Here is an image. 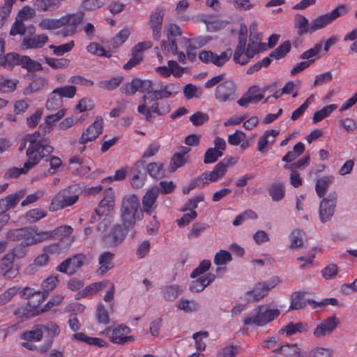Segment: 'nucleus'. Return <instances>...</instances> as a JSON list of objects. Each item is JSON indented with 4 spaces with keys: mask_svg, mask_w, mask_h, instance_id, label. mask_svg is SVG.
Listing matches in <instances>:
<instances>
[{
    "mask_svg": "<svg viewBox=\"0 0 357 357\" xmlns=\"http://www.w3.org/2000/svg\"><path fill=\"white\" fill-rule=\"evenodd\" d=\"M96 315L98 323L104 324L109 323L108 312L103 304L100 303L98 305Z\"/></svg>",
    "mask_w": 357,
    "mask_h": 357,
    "instance_id": "54",
    "label": "nucleus"
},
{
    "mask_svg": "<svg viewBox=\"0 0 357 357\" xmlns=\"http://www.w3.org/2000/svg\"><path fill=\"white\" fill-rule=\"evenodd\" d=\"M47 213L40 208H33L26 212L25 217L30 223H34L45 217Z\"/></svg>",
    "mask_w": 357,
    "mask_h": 357,
    "instance_id": "48",
    "label": "nucleus"
},
{
    "mask_svg": "<svg viewBox=\"0 0 357 357\" xmlns=\"http://www.w3.org/2000/svg\"><path fill=\"white\" fill-rule=\"evenodd\" d=\"M63 99L56 93L50 95L46 102V107L48 110H58V112H66L67 109L62 107Z\"/></svg>",
    "mask_w": 357,
    "mask_h": 357,
    "instance_id": "34",
    "label": "nucleus"
},
{
    "mask_svg": "<svg viewBox=\"0 0 357 357\" xmlns=\"http://www.w3.org/2000/svg\"><path fill=\"white\" fill-rule=\"evenodd\" d=\"M26 153L28 156V160L24 165H28L29 171L39 162L42 158L39 156V151H35L32 147H28Z\"/></svg>",
    "mask_w": 357,
    "mask_h": 357,
    "instance_id": "45",
    "label": "nucleus"
},
{
    "mask_svg": "<svg viewBox=\"0 0 357 357\" xmlns=\"http://www.w3.org/2000/svg\"><path fill=\"white\" fill-rule=\"evenodd\" d=\"M256 314L244 319L243 323L246 326L255 324L257 326H264L274 320L280 315L278 309H266L264 305L259 306L255 310Z\"/></svg>",
    "mask_w": 357,
    "mask_h": 357,
    "instance_id": "9",
    "label": "nucleus"
},
{
    "mask_svg": "<svg viewBox=\"0 0 357 357\" xmlns=\"http://www.w3.org/2000/svg\"><path fill=\"white\" fill-rule=\"evenodd\" d=\"M16 0H5L3 6H0V26H2L4 21L9 16L13 5Z\"/></svg>",
    "mask_w": 357,
    "mask_h": 357,
    "instance_id": "49",
    "label": "nucleus"
},
{
    "mask_svg": "<svg viewBox=\"0 0 357 357\" xmlns=\"http://www.w3.org/2000/svg\"><path fill=\"white\" fill-rule=\"evenodd\" d=\"M28 165H24L23 167H12L10 168L4 174L3 178L5 179L16 178H18L21 174H25L29 172Z\"/></svg>",
    "mask_w": 357,
    "mask_h": 357,
    "instance_id": "47",
    "label": "nucleus"
},
{
    "mask_svg": "<svg viewBox=\"0 0 357 357\" xmlns=\"http://www.w3.org/2000/svg\"><path fill=\"white\" fill-rule=\"evenodd\" d=\"M185 162L184 157L175 153L170 161V172H175L178 167L183 166L185 164Z\"/></svg>",
    "mask_w": 357,
    "mask_h": 357,
    "instance_id": "62",
    "label": "nucleus"
},
{
    "mask_svg": "<svg viewBox=\"0 0 357 357\" xmlns=\"http://www.w3.org/2000/svg\"><path fill=\"white\" fill-rule=\"evenodd\" d=\"M338 324L335 316H332L324 320L321 324L318 325L314 331V335L317 337H322L330 334Z\"/></svg>",
    "mask_w": 357,
    "mask_h": 357,
    "instance_id": "25",
    "label": "nucleus"
},
{
    "mask_svg": "<svg viewBox=\"0 0 357 357\" xmlns=\"http://www.w3.org/2000/svg\"><path fill=\"white\" fill-rule=\"evenodd\" d=\"M294 26L297 31V35L298 36H301L307 33H312L309 21L304 15L300 14L296 15L294 17Z\"/></svg>",
    "mask_w": 357,
    "mask_h": 357,
    "instance_id": "27",
    "label": "nucleus"
},
{
    "mask_svg": "<svg viewBox=\"0 0 357 357\" xmlns=\"http://www.w3.org/2000/svg\"><path fill=\"white\" fill-rule=\"evenodd\" d=\"M236 85L234 81L228 79L217 86L215 92V97L219 102H225L234 100L236 95Z\"/></svg>",
    "mask_w": 357,
    "mask_h": 357,
    "instance_id": "16",
    "label": "nucleus"
},
{
    "mask_svg": "<svg viewBox=\"0 0 357 357\" xmlns=\"http://www.w3.org/2000/svg\"><path fill=\"white\" fill-rule=\"evenodd\" d=\"M291 43L289 40L284 42L274 50L271 54L270 57L275 59H280L284 57L291 50Z\"/></svg>",
    "mask_w": 357,
    "mask_h": 357,
    "instance_id": "42",
    "label": "nucleus"
},
{
    "mask_svg": "<svg viewBox=\"0 0 357 357\" xmlns=\"http://www.w3.org/2000/svg\"><path fill=\"white\" fill-rule=\"evenodd\" d=\"M130 333V328L123 324H120L113 329L107 328L105 330V333L110 340L112 342L119 344H123L128 342H132L135 340L134 336H127Z\"/></svg>",
    "mask_w": 357,
    "mask_h": 357,
    "instance_id": "13",
    "label": "nucleus"
},
{
    "mask_svg": "<svg viewBox=\"0 0 357 357\" xmlns=\"http://www.w3.org/2000/svg\"><path fill=\"white\" fill-rule=\"evenodd\" d=\"M321 275L326 280H331L334 278L338 273L337 266L335 264H331L326 266L321 271Z\"/></svg>",
    "mask_w": 357,
    "mask_h": 357,
    "instance_id": "59",
    "label": "nucleus"
},
{
    "mask_svg": "<svg viewBox=\"0 0 357 357\" xmlns=\"http://www.w3.org/2000/svg\"><path fill=\"white\" fill-rule=\"evenodd\" d=\"M178 87L174 84L165 85L163 88L149 91L142 98V102L138 106V112H169V105L164 98L176 93Z\"/></svg>",
    "mask_w": 357,
    "mask_h": 357,
    "instance_id": "1",
    "label": "nucleus"
},
{
    "mask_svg": "<svg viewBox=\"0 0 357 357\" xmlns=\"http://www.w3.org/2000/svg\"><path fill=\"white\" fill-rule=\"evenodd\" d=\"M75 43L73 40H71L67 43L55 46L54 45H50V49L53 50V52L56 56H62L65 53L70 52L74 47Z\"/></svg>",
    "mask_w": 357,
    "mask_h": 357,
    "instance_id": "50",
    "label": "nucleus"
},
{
    "mask_svg": "<svg viewBox=\"0 0 357 357\" xmlns=\"http://www.w3.org/2000/svg\"><path fill=\"white\" fill-rule=\"evenodd\" d=\"M7 236L10 241H20L23 246H29L49 240L51 235L47 231H38L37 227L33 226L14 229Z\"/></svg>",
    "mask_w": 357,
    "mask_h": 357,
    "instance_id": "4",
    "label": "nucleus"
},
{
    "mask_svg": "<svg viewBox=\"0 0 357 357\" xmlns=\"http://www.w3.org/2000/svg\"><path fill=\"white\" fill-rule=\"evenodd\" d=\"M42 333H46L49 337L48 340H52L60 333L59 326L52 321H49L45 324H39Z\"/></svg>",
    "mask_w": 357,
    "mask_h": 357,
    "instance_id": "37",
    "label": "nucleus"
},
{
    "mask_svg": "<svg viewBox=\"0 0 357 357\" xmlns=\"http://www.w3.org/2000/svg\"><path fill=\"white\" fill-rule=\"evenodd\" d=\"M109 0H84L82 7L85 10H94L102 7Z\"/></svg>",
    "mask_w": 357,
    "mask_h": 357,
    "instance_id": "53",
    "label": "nucleus"
},
{
    "mask_svg": "<svg viewBox=\"0 0 357 357\" xmlns=\"http://www.w3.org/2000/svg\"><path fill=\"white\" fill-rule=\"evenodd\" d=\"M133 229L134 227H128L122 222L121 224L117 223L109 229L108 233L102 236V243L106 248L116 247L124 241L128 231Z\"/></svg>",
    "mask_w": 357,
    "mask_h": 357,
    "instance_id": "7",
    "label": "nucleus"
},
{
    "mask_svg": "<svg viewBox=\"0 0 357 357\" xmlns=\"http://www.w3.org/2000/svg\"><path fill=\"white\" fill-rule=\"evenodd\" d=\"M26 31V27L23 21H20V20L15 18V21L11 26L10 31V35L16 36L20 35L23 36L25 34Z\"/></svg>",
    "mask_w": 357,
    "mask_h": 357,
    "instance_id": "58",
    "label": "nucleus"
},
{
    "mask_svg": "<svg viewBox=\"0 0 357 357\" xmlns=\"http://www.w3.org/2000/svg\"><path fill=\"white\" fill-rule=\"evenodd\" d=\"M35 15L34 10L31 7L26 6H24L19 12L16 17L17 19L20 21L24 22L31 17H33Z\"/></svg>",
    "mask_w": 357,
    "mask_h": 357,
    "instance_id": "64",
    "label": "nucleus"
},
{
    "mask_svg": "<svg viewBox=\"0 0 357 357\" xmlns=\"http://www.w3.org/2000/svg\"><path fill=\"white\" fill-rule=\"evenodd\" d=\"M123 81V77L122 76H117L112 77L109 80H105L100 82L99 84V86L101 88L106 89L107 90H114L116 87H118L121 83Z\"/></svg>",
    "mask_w": 357,
    "mask_h": 357,
    "instance_id": "51",
    "label": "nucleus"
},
{
    "mask_svg": "<svg viewBox=\"0 0 357 357\" xmlns=\"http://www.w3.org/2000/svg\"><path fill=\"white\" fill-rule=\"evenodd\" d=\"M102 119L100 116H97L96 121L84 130L79 139V143L85 144L95 140L102 132Z\"/></svg>",
    "mask_w": 357,
    "mask_h": 357,
    "instance_id": "18",
    "label": "nucleus"
},
{
    "mask_svg": "<svg viewBox=\"0 0 357 357\" xmlns=\"http://www.w3.org/2000/svg\"><path fill=\"white\" fill-rule=\"evenodd\" d=\"M337 195L336 192L328 194L327 197L323 198L319 204V215L320 221L325 223L329 221L335 210Z\"/></svg>",
    "mask_w": 357,
    "mask_h": 357,
    "instance_id": "12",
    "label": "nucleus"
},
{
    "mask_svg": "<svg viewBox=\"0 0 357 357\" xmlns=\"http://www.w3.org/2000/svg\"><path fill=\"white\" fill-rule=\"evenodd\" d=\"M105 283L102 282L92 283L77 294V298H84L89 295L96 293L97 291L103 289L105 287Z\"/></svg>",
    "mask_w": 357,
    "mask_h": 357,
    "instance_id": "39",
    "label": "nucleus"
},
{
    "mask_svg": "<svg viewBox=\"0 0 357 357\" xmlns=\"http://www.w3.org/2000/svg\"><path fill=\"white\" fill-rule=\"evenodd\" d=\"M264 98L261 89L258 86L254 85L248 89L237 102L240 106L247 107L249 104L257 103Z\"/></svg>",
    "mask_w": 357,
    "mask_h": 357,
    "instance_id": "20",
    "label": "nucleus"
},
{
    "mask_svg": "<svg viewBox=\"0 0 357 357\" xmlns=\"http://www.w3.org/2000/svg\"><path fill=\"white\" fill-rule=\"evenodd\" d=\"M72 232L73 228L68 225L60 226L52 231H47V233L50 234L51 235L49 239L55 236H58L60 238V243L68 242V245H70L71 243L69 235Z\"/></svg>",
    "mask_w": 357,
    "mask_h": 357,
    "instance_id": "28",
    "label": "nucleus"
},
{
    "mask_svg": "<svg viewBox=\"0 0 357 357\" xmlns=\"http://www.w3.org/2000/svg\"><path fill=\"white\" fill-rule=\"evenodd\" d=\"M164 10L156 9L150 16V26L153 32V38L158 40L160 38L162 21L164 18Z\"/></svg>",
    "mask_w": 357,
    "mask_h": 357,
    "instance_id": "23",
    "label": "nucleus"
},
{
    "mask_svg": "<svg viewBox=\"0 0 357 357\" xmlns=\"http://www.w3.org/2000/svg\"><path fill=\"white\" fill-rule=\"evenodd\" d=\"M79 198L77 188L75 185L60 190L53 198L50 210L56 211L73 205Z\"/></svg>",
    "mask_w": 357,
    "mask_h": 357,
    "instance_id": "6",
    "label": "nucleus"
},
{
    "mask_svg": "<svg viewBox=\"0 0 357 357\" xmlns=\"http://www.w3.org/2000/svg\"><path fill=\"white\" fill-rule=\"evenodd\" d=\"M178 307L186 312L197 311L199 308L198 303L195 301H189L187 299L181 298L178 304Z\"/></svg>",
    "mask_w": 357,
    "mask_h": 357,
    "instance_id": "52",
    "label": "nucleus"
},
{
    "mask_svg": "<svg viewBox=\"0 0 357 357\" xmlns=\"http://www.w3.org/2000/svg\"><path fill=\"white\" fill-rule=\"evenodd\" d=\"M43 335L40 325L34 326L31 330H26L20 333V337L28 342H38L43 339Z\"/></svg>",
    "mask_w": 357,
    "mask_h": 357,
    "instance_id": "30",
    "label": "nucleus"
},
{
    "mask_svg": "<svg viewBox=\"0 0 357 357\" xmlns=\"http://www.w3.org/2000/svg\"><path fill=\"white\" fill-rule=\"evenodd\" d=\"M232 55L231 49L222 52L220 54H217L210 50L202 51L199 54V59L205 63H213L218 67H222L227 62Z\"/></svg>",
    "mask_w": 357,
    "mask_h": 357,
    "instance_id": "14",
    "label": "nucleus"
},
{
    "mask_svg": "<svg viewBox=\"0 0 357 357\" xmlns=\"http://www.w3.org/2000/svg\"><path fill=\"white\" fill-rule=\"evenodd\" d=\"M162 291L165 300L172 301L178 296L182 290L178 285L173 284L164 287Z\"/></svg>",
    "mask_w": 357,
    "mask_h": 357,
    "instance_id": "38",
    "label": "nucleus"
},
{
    "mask_svg": "<svg viewBox=\"0 0 357 357\" xmlns=\"http://www.w3.org/2000/svg\"><path fill=\"white\" fill-rule=\"evenodd\" d=\"M114 207V192L112 188H109L105 190L104 197L100 201L98 208H96V212L107 216L113 210Z\"/></svg>",
    "mask_w": 357,
    "mask_h": 357,
    "instance_id": "22",
    "label": "nucleus"
},
{
    "mask_svg": "<svg viewBox=\"0 0 357 357\" xmlns=\"http://www.w3.org/2000/svg\"><path fill=\"white\" fill-rule=\"evenodd\" d=\"M305 232L301 229H295L290 234V248L296 249L301 247L303 244V237Z\"/></svg>",
    "mask_w": 357,
    "mask_h": 357,
    "instance_id": "43",
    "label": "nucleus"
},
{
    "mask_svg": "<svg viewBox=\"0 0 357 357\" xmlns=\"http://www.w3.org/2000/svg\"><path fill=\"white\" fill-rule=\"evenodd\" d=\"M348 11L345 4H341L333 10L331 13L319 15L316 17L310 24L312 33L326 27L337 17L345 15Z\"/></svg>",
    "mask_w": 357,
    "mask_h": 357,
    "instance_id": "10",
    "label": "nucleus"
},
{
    "mask_svg": "<svg viewBox=\"0 0 357 357\" xmlns=\"http://www.w3.org/2000/svg\"><path fill=\"white\" fill-rule=\"evenodd\" d=\"M160 188L158 185L153 186L149 189L142 198L143 211L147 215H151L156 206L154 205L158 195Z\"/></svg>",
    "mask_w": 357,
    "mask_h": 357,
    "instance_id": "21",
    "label": "nucleus"
},
{
    "mask_svg": "<svg viewBox=\"0 0 357 357\" xmlns=\"http://www.w3.org/2000/svg\"><path fill=\"white\" fill-rule=\"evenodd\" d=\"M52 93H56L57 96H59L61 98H73L76 93V87L74 86H65L63 87H59L55 89Z\"/></svg>",
    "mask_w": 357,
    "mask_h": 357,
    "instance_id": "46",
    "label": "nucleus"
},
{
    "mask_svg": "<svg viewBox=\"0 0 357 357\" xmlns=\"http://www.w3.org/2000/svg\"><path fill=\"white\" fill-rule=\"evenodd\" d=\"M45 300V294L41 291H38L32 298H31L27 305L33 310V312H37V315L40 313V305Z\"/></svg>",
    "mask_w": 357,
    "mask_h": 357,
    "instance_id": "44",
    "label": "nucleus"
},
{
    "mask_svg": "<svg viewBox=\"0 0 357 357\" xmlns=\"http://www.w3.org/2000/svg\"><path fill=\"white\" fill-rule=\"evenodd\" d=\"M247 33V26L245 24H241L238 36V44L236 47L233 57L234 61L241 66L247 64L250 59L261 52L260 48L258 47L259 42L249 40L248 46L245 48Z\"/></svg>",
    "mask_w": 357,
    "mask_h": 357,
    "instance_id": "3",
    "label": "nucleus"
},
{
    "mask_svg": "<svg viewBox=\"0 0 357 357\" xmlns=\"http://www.w3.org/2000/svg\"><path fill=\"white\" fill-rule=\"evenodd\" d=\"M147 174L154 178H162L165 176V169L163 163L151 162L146 164Z\"/></svg>",
    "mask_w": 357,
    "mask_h": 357,
    "instance_id": "33",
    "label": "nucleus"
},
{
    "mask_svg": "<svg viewBox=\"0 0 357 357\" xmlns=\"http://www.w3.org/2000/svg\"><path fill=\"white\" fill-rule=\"evenodd\" d=\"M114 258V254L107 251L102 253L99 256L98 262L100 265L98 270L100 275L105 274L109 270L114 267L113 259Z\"/></svg>",
    "mask_w": 357,
    "mask_h": 357,
    "instance_id": "26",
    "label": "nucleus"
},
{
    "mask_svg": "<svg viewBox=\"0 0 357 357\" xmlns=\"http://www.w3.org/2000/svg\"><path fill=\"white\" fill-rule=\"evenodd\" d=\"M304 296L305 294L303 292H294L291 297V302L289 310L304 308L306 306V303L304 301Z\"/></svg>",
    "mask_w": 357,
    "mask_h": 357,
    "instance_id": "36",
    "label": "nucleus"
},
{
    "mask_svg": "<svg viewBox=\"0 0 357 357\" xmlns=\"http://www.w3.org/2000/svg\"><path fill=\"white\" fill-rule=\"evenodd\" d=\"M334 178L332 176H323L318 179L315 183V191L319 198L325 196L330 185L333 182Z\"/></svg>",
    "mask_w": 357,
    "mask_h": 357,
    "instance_id": "31",
    "label": "nucleus"
},
{
    "mask_svg": "<svg viewBox=\"0 0 357 357\" xmlns=\"http://www.w3.org/2000/svg\"><path fill=\"white\" fill-rule=\"evenodd\" d=\"M232 260L231 254L226 250H220L214 257V263L216 265H224Z\"/></svg>",
    "mask_w": 357,
    "mask_h": 357,
    "instance_id": "57",
    "label": "nucleus"
},
{
    "mask_svg": "<svg viewBox=\"0 0 357 357\" xmlns=\"http://www.w3.org/2000/svg\"><path fill=\"white\" fill-rule=\"evenodd\" d=\"M122 92L127 96H132L137 91L142 93L153 91V82L149 79L134 78L130 82H128L121 87Z\"/></svg>",
    "mask_w": 357,
    "mask_h": 357,
    "instance_id": "15",
    "label": "nucleus"
},
{
    "mask_svg": "<svg viewBox=\"0 0 357 357\" xmlns=\"http://www.w3.org/2000/svg\"><path fill=\"white\" fill-rule=\"evenodd\" d=\"M211 266V261L209 260L204 259L202 260L199 266L193 270V271L190 274V277L192 278H196L199 275L203 274L206 271H207Z\"/></svg>",
    "mask_w": 357,
    "mask_h": 357,
    "instance_id": "61",
    "label": "nucleus"
},
{
    "mask_svg": "<svg viewBox=\"0 0 357 357\" xmlns=\"http://www.w3.org/2000/svg\"><path fill=\"white\" fill-rule=\"evenodd\" d=\"M20 289V288L17 287H13L7 289L3 294L0 295V305H4L8 302L18 293Z\"/></svg>",
    "mask_w": 357,
    "mask_h": 357,
    "instance_id": "63",
    "label": "nucleus"
},
{
    "mask_svg": "<svg viewBox=\"0 0 357 357\" xmlns=\"http://www.w3.org/2000/svg\"><path fill=\"white\" fill-rule=\"evenodd\" d=\"M45 62L53 68H65L69 65L70 61L66 59L45 58Z\"/></svg>",
    "mask_w": 357,
    "mask_h": 357,
    "instance_id": "60",
    "label": "nucleus"
},
{
    "mask_svg": "<svg viewBox=\"0 0 357 357\" xmlns=\"http://www.w3.org/2000/svg\"><path fill=\"white\" fill-rule=\"evenodd\" d=\"M348 11L345 4H341L333 10L331 13L319 15L316 17L310 24L312 33L326 27L337 17L345 15Z\"/></svg>",
    "mask_w": 357,
    "mask_h": 357,
    "instance_id": "11",
    "label": "nucleus"
},
{
    "mask_svg": "<svg viewBox=\"0 0 357 357\" xmlns=\"http://www.w3.org/2000/svg\"><path fill=\"white\" fill-rule=\"evenodd\" d=\"M307 328V324L303 322H298L294 324V322H289L287 326L282 328L279 331L280 334H283L286 333L287 335H291L295 334L296 333H303L306 331Z\"/></svg>",
    "mask_w": 357,
    "mask_h": 357,
    "instance_id": "32",
    "label": "nucleus"
},
{
    "mask_svg": "<svg viewBox=\"0 0 357 357\" xmlns=\"http://www.w3.org/2000/svg\"><path fill=\"white\" fill-rule=\"evenodd\" d=\"M139 201L135 195H130L123 198L121 207V222L128 227H135L136 215L139 208Z\"/></svg>",
    "mask_w": 357,
    "mask_h": 357,
    "instance_id": "5",
    "label": "nucleus"
},
{
    "mask_svg": "<svg viewBox=\"0 0 357 357\" xmlns=\"http://www.w3.org/2000/svg\"><path fill=\"white\" fill-rule=\"evenodd\" d=\"M13 314L20 318H30L37 315V312H33L27 304L17 308Z\"/></svg>",
    "mask_w": 357,
    "mask_h": 357,
    "instance_id": "56",
    "label": "nucleus"
},
{
    "mask_svg": "<svg viewBox=\"0 0 357 357\" xmlns=\"http://www.w3.org/2000/svg\"><path fill=\"white\" fill-rule=\"evenodd\" d=\"M268 192L273 201H280L284 197V185L280 182L273 183L268 189Z\"/></svg>",
    "mask_w": 357,
    "mask_h": 357,
    "instance_id": "35",
    "label": "nucleus"
},
{
    "mask_svg": "<svg viewBox=\"0 0 357 357\" xmlns=\"http://www.w3.org/2000/svg\"><path fill=\"white\" fill-rule=\"evenodd\" d=\"M84 12H78L63 15L58 19L45 18L42 20L38 25L43 30H52L63 27L61 34L66 37L73 36L77 32L78 26L84 20Z\"/></svg>",
    "mask_w": 357,
    "mask_h": 357,
    "instance_id": "2",
    "label": "nucleus"
},
{
    "mask_svg": "<svg viewBox=\"0 0 357 357\" xmlns=\"http://www.w3.org/2000/svg\"><path fill=\"white\" fill-rule=\"evenodd\" d=\"M48 39V36L46 34L43 33L36 35L33 38H24L22 41V45L27 49L40 48L46 44Z\"/></svg>",
    "mask_w": 357,
    "mask_h": 357,
    "instance_id": "29",
    "label": "nucleus"
},
{
    "mask_svg": "<svg viewBox=\"0 0 357 357\" xmlns=\"http://www.w3.org/2000/svg\"><path fill=\"white\" fill-rule=\"evenodd\" d=\"M17 250L13 249L12 252L7 253L1 259V273L4 277L13 278L11 275L15 271H13V262L15 257H22L17 253Z\"/></svg>",
    "mask_w": 357,
    "mask_h": 357,
    "instance_id": "24",
    "label": "nucleus"
},
{
    "mask_svg": "<svg viewBox=\"0 0 357 357\" xmlns=\"http://www.w3.org/2000/svg\"><path fill=\"white\" fill-rule=\"evenodd\" d=\"M84 259L85 257L84 255L77 254L73 255L72 257H68L61 262L56 268V270L61 273H66L68 275H72L75 273L77 268L83 266Z\"/></svg>",
    "mask_w": 357,
    "mask_h": 357,
    "instance_id": "17",
    "label": "nucleus"
},
{
    "mask_svg": "<svg viewBox=\"0 0 357 357\" xmlns=\"http://www.w3.org/2000/svg\"><path fill=\"white\" fill-rule=\"evenodd\" d=\"M20 55L17 53H8L1 62V65L7 68H11L15 65H19Z\"/></svg>",
    "mask_w": 357,
    "mask_h": 357,
    "instance_id": "55",
    "label": "nucleus"
},
{
    "mask_svg": "<svg viewBox=\"0 0 357 357\" xmlns=\"http://www.w3.org/2000/svg\"><path fill=\"white\" fill-rule=\"evenodd\" d=\"M234 160V158L232 157L225 158L218 162L212 171L204 172L203 174L206 177L208 183L209 182H215L222 178L226 173L228 165Z\"/></svg>",
    "mask_w": 357,
    "mask_h": 357,
    "instance_id": "19",
    "label": "nucleus"
},
{
    "mask_svg": "<svg viewBox=\"0 0 357 357\" xmlns=\"http://www.w3.org/2000/svg\"><path fill=\"white\" fill-rule=\"evenodd\" d=\"M19 65H21L24 68H26L29 71H38L42 68L39 62L32 60L27 56H20Z\"/></svg>",
    "mask_w": 357,
    "mask_h": 357,
    "instance_id": "40",
    "label": "nucleus"
},
{
    "mask_svg": "<svg viewBox=\"0 0 357 357\" xmlns=\"http://www.w3.org/2000/svg\"><path fill=\"white\" fill-rule=\"evenodd\" d=\"M278 277H273L269 280L255 284L253 289L245 294V300L248 303H255L268 295V292L280 283Z\"/></svg>",
    "mask_w": 357,
    "mask_h": 357,
    "instance_id": "8",
    "label": "nucleus"
},
{
    "mask_svg": "<svg viewBox=\"0 0 357 357\" xmlns=\"http://www.w3.org/2000/svg\"><path fill=\"white\" fill-rule=\"evenodd\" d=\"M130 176H137L144 179L146 178L147 169L146 162L143 159L137 160L130 169Z\"/></svg>",
    "mask_w": 357,
    "mask_h": 357,
    "instance_id": "41",
    "label": "nucleus"
}]
</instances>
